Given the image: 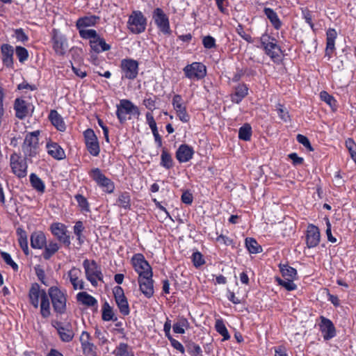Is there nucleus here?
<instances>
[{"label": "nucleus", "mask_w": 356, "mask_h": 356, "mask_svg": "<svg viewBox=\"0 0 356 356\" xmlns=\"http://www.w3.org/2000/svg\"><path fill=\"white\" fill-rule=\"evenodd\" d=\"M29 300L31 304L35 307L38 308L44 296H47L46 291L41 289L38 284H33L29 293Z\"/></svg>", "instance_id": "obj_16"}, {"label": "nucleus", "mask_w": 356, "mask_h": 356, "mask_svg": "<svg viewBox=\"0 0 356 356\" xmlns=\"http://www.w3.org/2000/svg\"><path fill=\"white\" fill-rule=\"evenodd\" d=\"M161 165L167 169H170L173 165L172 159L170 154L163 149L161 156Z\"/></svg>", "instance_id": "obj_43"}, {"label": "nucleus", "mask_w": 356, "mask_h": 356, "mask_svg": "<svg viewBox=\"0 0 356 356\" xmlns=\"http://www.w3.org/2000/svg\"><path fill=\"white\" fill-rule=\"evenodd\" d=\"M131 263L138 274V278L152 275V269L143 254H135L131 259Z\"/></svg>", "instance_id": "obj_8"}, {"label": "nucleus", "mask_w": 356, "mask_h": 356, "mask_svg": "<svg viewBox=\"0 0 356 356\" xmlns=\"http://www.w3.org/2000/svg\"><path fill=\"white\" fill-rule=\"evenodd\" d=\"M77 300L87 306H94L97 304L95 298L86 292L79 293L77 294Z\"/></svg>", "instance_id": "obj_34"}, {"label": "nucleus", "mask_w": 356, "mask_h": 356, "mask_svg": "<svg viewBox=\"0 0 356 356\" xmlns=\"http://www.w3.org/2000/svg\"><path fill=\"white\" fill-rule=\"evenodd\" d=\"M320 238L321 234L319 229L312 224L309 225L306 234V243L307 247L312 248L317 246L319 244Z\"/></svg>", "instance_id": "obj_17"}, {"label": "nucleus", "mask_w": 356, "mask_h": 356, "mask_svg": "<svg viewBox=\"0 0 356 356\" xmlns=\"http://www.w3.org/2000/svg\"><path fill=\"white\" fill-rule=\"evenodd\" d=\"M117 117L121 123L127 119V115L139 116V108L128 99H121L117 105Z\"/></svg>", "instance_id": "obj_3"}, {"label": "nucleus", "mask_w": 356, "mask_h": 356, "mask_svg": "<svg viewBox=\"0 0 356 356\" xmlns=\"http://www.w3.org/2000/svg\"><path fill=\"white\" fill-rule=\"evenodd\" d=\"M139 289L141 293L147 298L154 295V283L152 275L141 277L138 279Z\"/></svg>", "instance_id": "obj_18"}, {"label": "nucleus", "mask_w": 356, "mask_h": 356, "mask_svg": "<svg viewBox=\"0 0 356 356\" xmlns=\"http://www.w3.org/2000/svg\"><path fill=\"white\" fill-rule=\"evenodd\" d=\"M264 13L267 17L269 19L273 26L278 29L281 26V22L280 21L278 16L275 12L271 8H265Z\"/></svg>", "instance_id": "obj_36"}, {"label": "nucleus", "mask_w": 356, "mask_h": 356, "mask_svg": "<svg viewBox=\"0 0 356 356\" xmlns=\"http://www.w3.org/2000/svg\"><path fill=\"white\" fill-rule=\"evenodd\" d=\"M53 41V48L56 53L58 55L65 54L67 49V43L66 39L63 36L58 34V33L54 32Z\"/></svg>", "instance_id": "obj_22"}, {"label": "nucleus", "mask_w": 356, "mask_h": 356, "mask_svg": "<svg viewBox=\"0 0 356 356\" xmlns=\"http://www.w3.org/2000/svg\"><path fill=\"white\" fill-rule=\"evenodd\" d=\"M172 104L179 119L183 122H188L190 120V116L186 111V108L184 104L181 96L175 95L172 98Z\"/></svg>", "instance_id": "obj_14"}, {"label": "nucleus", "mask_w": 356, "mask_h": 356, "mask_svg": "<svg viewBox=\"0 0 356 356\" xmlns=\"http://www.w3.org/2000/svg\"><path fill=\"white\" fill-rule=\"evenodd\" d=\"M216 331L223 337V340H227L230 336L222 320L218 319L215 325Z\"/></svg>", "instance_id": "obj_47"}, {"label": "nucleus", "mask_w": 356, "mask_h": 356, "mask_svg": "<svg viewBox=\"0 0 356 356\" xmlns=\"http://www.w3.org/2000/svg\"><path fill=\"white\" fill-rule=\"evenodd\" d=\"M39 131H35L28 134L24 139L22 150L26 157H33L38 154L39 143L38 135Z\"/></svg>", "instance_id": "obj_4"}, {"label": "nucleus", "mask_w": 356, "mask_h": 356, "mask_svg": "<svg viewBox=\"0 0 356 356\" xmlns=\"http://www.w3.org/2000/svg\"><path fill=\"white\" fill-rule=\"evenodd\" d=\"M202 43L204 47L207 49H211L216 47V40L213 37L210 35L204 37Z\"/></svg>", "instance_id": "obj_57"}, {"label": "nucleus", "mask_w": 356, "mask_h": 356, "mask_svg": "<svg viewBox=\"0 0 356 356\" xmlns=\"http://www.w3.org/2000/svg\"><path fill=\"white\" fill-rule=\"evenodd\" d=\"M252 136V129L248 124H244L239 129L238 138L243 140L248 141Z\"/></svg>", "instance_id": "obj_39"}, {"label": "nucleus", "mask_w": 356, "mask_h": 356, "mask_svg": "<svg viewBox=\"0 0 356 356\" xmlns=\"http://www.w3.org/2000/svg\"><path fill=\"white\" fill-rule=\"evenodd\" d=\"M276 110L280 118L284 122H288L290 120V115L289 112L284 106L280 104H278L276 106Z\"/></svg>", "instance_id": "obj_52"}, {"label": "nucleus", "mask_w": 356, "mask_h": 356, "mask_svg": "<svg viewBox=\"0 0 356 356\" xmlns=\"http://www.w3.org/2000/svg\"><path fill=\"white\" fill-rule=\"evenodd\" d=\"M321 320L320 327L323 338L325 340L333 338L336 335V330L332 322L323 316H321Z\"/></svg>", "instance_id": "obj_20"}, {"label": "nucleus", "mask_w": 356, "mask_h": 356, "mask_svg": "<svg viewBox=\"0 0 356 356\" xmlns=\"http://www.w3.org/2000/svg\"><path fill=\"white\" fill-rule=\"evenodd\" d=\"M81 38L90 40V48L95 53L108 51L111 49V46L97 34V31L83 32Z\"/></svg>", "instance_id": "obj_2"}, {"label": "nucleus", "mask_w": 356, "mask_h": 356, "mask_svg": "<svg viewBox=\"0 0 356 356\" xmlns=\"http://www.w3.org/2000/svg\"><path fill=\"white\" fill-rule=\"evenodd\" d=\"M52 234L58 238V239L65 243H70L69 237L66 234V227L64 225L56 222L53 223L51 226Z\"/></svg>", "instance_id": "obj_25"}, {"label": "nucleus", "mask_w": 356, "mask_h": 356, "mask_svg": "<svg viewBox=\"0 0 356 356\" xmlns=\"http://www.w3.org/2000/svg\"><path fill=\"white\" fill-rule=\"evenodd\" d=\"M97 18L95 16H90L80 18L76 22V27L79 29V35L81 37L83 32L96 31L94 29H88V27L92 26L97 23Z\"/></svg>", "instance_id": "obj_21"}, {"label": "nucleus", "mask_w": 356, "mask_h": 356, "mask_svg": "<svg viewBox=\"0 0 356 356\" xmlns=\"http://www.w3.org/2000/svg\"><path fill=\"white\" fill-rule=\"evenodd\" d=\"M48 294L51 298L54 311L60 314L66 311V296L57 286H51L48 290Z\"/></svg>", "instance_id": "obj_1"}, {"label": "nucleus", "mask_w": 356, "mask_h": 356, "mask_svg": "<svg viewBox=\"0 0 356 356\" xmlns=\"http://www.w3.org/2000/svg\"><path fill=\"white\" fill-rule=\"evenodd\" d=\"M15 53L20 62H24L28 58V51L25 48L22 47H17L15 49Z\"/></svg>", "instance_id": "obj_54"}, {"label": "nucleus", "mask_w": 356, "mask_h": 356, "mask_svg": "<svg viewBox=\"0 0 356 356\" xmlns=\"http://www.w3.org/2000/svg\"><path fill=\"white\" fill-rule=\"evenodd\" d=\"M346 146L349 150L350 154H352L356 151V144L351 138H348L346 140Z\"/></svg>", "instance_id": "obj_64"}, {"label": "nucleus", "mask_w": 356, "mask_h": 356, "mask_svg": "<svg viewBox=\"0 0 356 356\" xmlns=\"http://www.w3.org/2000/svg\"><path fill=\"white\" fill-rule=\"evenodd\" d=\"M277 281L280 285L284 287L287 291H293L296 289V285L293 283V280L286 279L284 280L277 278Z\"/></svg>", "instance_id": "obj_51"}, {"label": "nucleus", "mask_w": 356, "mask_h": 356, "mask_svg": "<svg viewBox=\"0 0 356 356\" xmlns=\"http://www.w3.org/2000/svg\"><path fill=\"white\" fill-rule=\"evenodd\" d=\"M53 325L57 330V332L63 341L70 342L73 339L74 334L70 325H64L60 322H55Z\"/></svg>", "instance_id": "obj_19"}, {"label": "nucleus", "mask_w": 356, "mask_h": 356, "mask_svg": "<svg viewBox=\"0 0 356 356\" xmlns=\"http://www.w3.org/2000/svg\"><path fill=\"white\" fill-rule=\"evenodd\" d=\"M15 110L18 118H24L29 113L27 103L23 99H17L15 102Z\"/></svg>", "instance_id": "obj_30"}, {"label": "nucleus", "mask_w": 356, "mask_h": 356, "mask_svg": "<svg viewBox=\"0 0 356 356\" xmlns=\"http://www.w3.org/2000/svg\"><path fill=\"white\" fill-rule=\"evenodd\" d=\"M44 246L45 251L43 254V257L45 259H49L59 249L58 245L54 242H50L48 245H45Z\"/></svg>", "instance_id": "obj_45"}, {"label": "nucleus", "mask_w": 356, "mask_h": 356, "mask_svg": "<svg viewBox=\"0 0 356 356\" xmlns=\"http://www.w3.org/2000/svg\"><path fill=\"white\" fill-rule=\"evenodd\" d=\"M188 352L192 356H198L201 355L202 349L199 345L192 344L189 347Z\"/></svg>", "instance_id": "obj_62"}, {"label": "nucleus", "mask_w": 356, "mask_h": 356, "mask_svg": "<svg viewBox=\"0 0 356 356\" xmlns=\"http://www.w3.org/2000/svg\"><path fill=\"white\" fill-rule=\"evenodd\" d=\"M193 261L196 267L200 266L204 263L202 255L200 252L193 254Z\"/></svg>", "instance_id": "obj_59"}, {"label": "nucleus", "mask_w": 356, "mask_h": 356, "mask_svg": "<svg viewBox=\"0 0 356 356\" xmlns=\"http://www.w3.org/2000/svg\"><path fill=\"white\" fill-rule=\"evenodd\" d=\"M30 181L32 186L39 192H44V184L43 181L35 174H31L30 176Z\"/></svg>", "instance_id": "obj_44"}, {"label": "nucleus", "mask_w": 356, "mask_h": 356, "mask_svg": "<svg viewBox=\"0 0 356 356\" xmlns=\"http://www.w3.org/2000/svg\"><path fill=\"white\" fill-rule=\"evenodd\" d=\"M261 42L266 54L269 56L273 60H280L282 56V51L280 47L277 44L275 38L270 37L268 35H263L261 37Z\"/></svg>", "instance_id": "obj_5"}, {"label": "nucleus", "mask_w": 356, "mask_h": 356, "mask_svg": "<svg viewBox=\"0 0 356 356\" xmlns=\"http://www.w3.org/2000/svg\"><path fill=\"white\" fill-rule=\"evenodd\" d=\"M119 310L124 316L129 314V307L126 297L115 300Z\"/></svg>", "instance_id": "obj_46"}, {"label": "nucleus", "mask_w": 356, "mask_h": 356, "mask_svg": "<svg viewBox=\"0 0 356 356\" xmlns=\"http://www.w3.org/2000/svg\"><path fill=\"white\" fill-rule=\"evenodd\" d=\"M153 19L161 32L165 34L170 33L169 19L162 9L157 8L154 10Z\"/></svg>", "instance_id": "obj_11"}, {"label": "nucleus", "mask_w": 356, "mask_h": 356, "mask_svg": "<svg viewBox=\"0 0 356 356\" xmlns=\"http://www.w3.org/2000/svg\"><path fill=\"white\" fill-rule=\"evenodd\" d=\"M83 225L82 222L78 221L76 222L74 226V232L78 236V238L80 239L82 232L83 231Z\"/></svg>", "instance_id": "obj_63"}, {"label": "nucleus", "mask_w": 356, "mask_h": 356, "mask_svg": "<svg viewBox=\"0 0 356 356\" xmlns=\"http://www.w3.org/2000/svg\"><path fill=\"white\" fill-rule=\"evenodd\" d=\"M114 313L109 305L106 302L103 306L102 319L106 321L114 320ZM116 320V318H115Z\"/></svg>", "instance_id": "obj_49"}, {"label": "nucleus", "mask_w": 356, "mask_h": 356, "mask_svg": "<svg viewBox=\"0 0 356 356\" xmlns=\"http://www.w3.org/2000/svg\"><path fill=\"white\" fill-rule=\"evenodd\" d=\"M194 154L192 147L187 145H181L176 152V158L180 163H185L191 160Z\"/></svg>", "instance_id": "obj_23"}, {"label": "nucleus", "mask_w": 356, "mask_h": 356, "mask_svg": "<svg viewBox=\"0 0 356 356\" xmlns=\"http://www.w3.org/2000/svg\"><path fill=\"white\" fill-rule=\"evenodd\" d=\"M115 356H134L132 351L129 349L128 345L124 343H120L113 352Z\"/></svg>", "instance_id": "obj_37"}, {"label": "nucleus", "mask_w": 356, "mask_h": 356, "mask_svg": "<svg viewBox=\"0 0 356 356\" xmlns=\"http://www.w3.org/2000/svg\"><path fill=\"white\" fill-rule=\"evenodd\" d=\"M47 149L48 154L57 160H61L65 157L64 150L56 143H48Z\"/></svg>", "instance_id": "obj_27"}, {"label": "nucleus", "mask_w": 356, "mask_h": 356, "mask_svg": "<svg viewBox=\"0 0 356 356\" xmlns=\"http://www.w3.org/2000/svg\"><path fill=\"white\" fill-rule=\"evenodd\" d=\"M81 274V270L74 267L72 268L67 273L70 281L75 290L83 289V282L82 280L79 279Z\"/></svg>", "instance_id": "obj_26"}, {"label": "nucleus", "mask_w": 356, "mask_h": 356, "mask_svg": "<svg viewBox=\"0 0 356 356\" xmlns=\"http://www.w3.org/2000/svg\"><path fill=\"white\" fill-rule=\"evenodd\" d=\"M327 44L325 48V57L328 59L331 58V55L335 49V40L337 36V33L334 29H329L326 33Z\"/></svg>", "instance_id": "obj_24"}, {"label": "nucleus", "mask_w": 356, "mask_h": 356, "mask_svg": "<svg viewBox=\"0 0 356 356\" xmlns=\"http://www.w3.org/2000/svg\"><path fill=\"white\" fill-rule=\"evenodd\" d=\"M146 119L152 132H156L157 130L156 123L154 119L153 115L150 113L146 114Z\"/></svg>", "instance_id": "obj_58"}, {"label": "nucleus", "mask_w": 356, "mask_h": 356, "mask_svg": "<svg viewBox=\"0 0 356 356\" xmlns=\"http://www.w3.org/2000/svg\"><path fill=\"white\" fill-rule=\"evenodd\" d=\"M283 277L286 279L295 280L297 277V271L295 268L287 265H283L280 267Z\"/></svg>", "instance_id": "obj_41"}, {"label": "nucleus", "mask_w": 356, "mask_h": 356, "mask_svg": "<svg viewBox=\"0 0 356 356\" xmlns=\"http://www.w3.org/2000/svg\"><path fill=\"white\" fill-rule=\"evenodd\" d=\"M297 140L298 141V143L302 144L304 147H305L309 151L314 150L310 144L309 139L306 136L301 135V134H298L297 136Z\"/></svg>", "instance_id": "obj_56"}, {"label": "nucleus", "mask_w": 356, "mask_h": 356, "mask_svg": "<svg viewBox=\"0 0 356 356\" xmlns=\"http://www.w3.org/2000/svg\"><path fill=\"white\" fill-rule=\"evenodd\" d=\"M84 137L87 149L90 154L97 156L99 154V145L97 138L92 129H87L84 132Z\"/></svg>", "instance_id": "obj_12"}, {"label": "nucleus", "mask_w": 356, "mask_h": 356, "mask_svg": "<svg viewBox=\"0 0 356 356\" xmlns=\"http://www.w3.org/2000/svg\"><path fill=\"white\" fill-rule=\"evenodd\" d=\"M83 266L85 270L86 277L93 286L97 284V280H101L102 274L101 270L95 261L86 259L83 262Z\"/></svg>", "instance_id": "obj_7"}, {"label": "nucleus", "mask_w": 356, "mask_h": 356, "mask_svg": "<svg viewBox=\"0 0 356 356\" xmlns=\"http://www.w3.org/2000/svg\"><path fill=\"white\" fill-rule=\"evenodd\" d=\"M84 354L89 356H95L97 348L91 341H88L81 344Z\"/></svg>", "instance_id": "obj_48"}, {"label": "nucleus", "mask_w": 356, "mask_h": 356, "mask_svg": "<svg viewBox=\"0 0 356 356\" xmlns=\"http://www.w3.org/2000/svg\"><path fill=\"white\" fill-rule=\"evenodd\" d=\"M127 26L133 33H140L145 30L146 18L140 11H134L129 17Z\"/></svg>", "instance_id": "obj_6"}, {"label": "nucleus", "mask_w": 356, "mask_h": 356, "mask_svg": "<svg viewBox=\"0 0 356 356\" xmlns=\"http://www.w3.org/2000/svg\"><path fill=\"white\" fill-rule=\"evenodd\" d=\"M121 68L124 77L134 79L138 74V63L133 59H123L121 61Z\"/></svg>", "instance_id": "obj_13"}, {"label": "nucleus", "mask_w": 356, "mask_h": 356, "mask_svg": "<svg viewBox=\"0 0 356 356\" xmlns=\"http://www.w3.org/2000/svg\"><path fill=\"white\" fill-rule=\"evenodd\" d=\"M3 54V62L6 66H10L13 64V50L9 45H3L1 47Z\"/></svg>", "instance_id": "obj_31"}, {"label": "nucleus", "mask_w": 356, "mask_h": 356, "mask_svg": "<svg viewBox=\"0 0 356 356\" xmlns=\"http://www.w3.org/2000/svg\"><path fill=\"white\" fill-rule=\"evenodd\" d=\"M1 255L2 258L7 264L11 266L15 270L17 269V265L13 261L10 255L8 253L2 252Z\"/></svg>", "instance_id": "obj_60"}, {"label": "nucleus", "mask_w": 356, "mask_h": 356, "mask_svg": "<svg viewBox=\"0 0 356 356\" xmlns=\"http://www.w3.org/2000/svg\"><path fill=\"white\" fill-rule=\"evenodd\" d=\"M91 177L107 193H112L115 186L111 179L106 177L99 168H95L90 172Z\"/></svg>", "instance_id": "obj_10"}, {"label": "nucleus", "mask_w": 356, "mask_h": 356, "mask_svg": "<svg viewBox=\"0 0 356 356\" xmlns=\"http://www.w3.org/2000/svg\"><path fill=\"white\" fill-rule=\"evenodd\" d=\"M245 246L251 254H257L262 251L261 245L253 238H247L245 239Z\"/></svg>", "instance_id": "obj_33"}, {"label": "nucleus", "mask_w": 356, "mask_h": 356, "mask_svg": "<svg viewBox=\"0 0 356 356\" xmlns=\"http://www.w3.org/2000/svg\"><path fill=\"white\" fill-rule=\"evenodd\" d=\"M40 305V313L44 318H47L50 316V303L47 296H44V299L42 300L39 304Z\"/></svg>", "instance_id": "obj_42"}, {"label": "nucleus", "mask_w": 356, "mask_h": 356, "mask_svg": "<svg viewBox=\"0 0 356 356\" xmlns=\"http://www.w3.org/2000/svg\"><path fill=\"white\" fill-rule=\"evenodd\" d=\"M108 333L105 330H101L99 328H95V337L99 341L101 345L105 344L108 342L107 339Z\"/></svg>", "instance_id": "obj_53"}, {"label": "nucleus", "mask_w": 356, "mask_h": 356, "mask_svg": "<svg viewBox=\"0 0 356 356\" xmlns=\"http://www.w3.org/2000/svg\"><path fill=\"white\" fill-rule=\"evenodd\" d=\"M15 37L18 41L25 42L28 40L27 35L23 31L22 29H16L15 31Z\"/></svg>", "instance_id": "obj_61"}, {"label": "nucleus", "mask_w": 356, "mask_h": 356, "mask_svg": "<svg viewBox=\"0 0 356 356\" xmlns=\"http://www.w3.org/2000/svg\"><path fill=\"white\" fill-rule=\"evenodd\" d=\"M49 118L52 123V124L59 131H63L65 130V124L63 120V118L58 113L55 111L52 110L50 112V114L49 115Z\"/></svg>", "instance_id": "obj_29"}, {"label": "nucleus", "mask_w": 356, "mask_h": 356, "mask_svg": "<svg viewBox=\"0 0 356 356\" xmlns=\"http://www.w3.org/2000/svg\"><path fill=\"white\" fill-rule=\"evenodd\" d=\"M46 237L43 232H35L31 236V245L35 249H42L46 245Z\"/></svg>", "instance_id": "obj_28"}, {"label": "nucleus", "mask_w": 356, "mask_h": 356, "mask_svg": "<svg viewBox=\"0 0 356 356\" xmlns=\"http://www.w3.org/2000/svg\"><path fill=\"white\" fill-rule=\"evenodd\" d=\"M321 99L327 104L331 108L336 107V100L332 95H329L326 91H322L320 93Z\"/></svg>", "instance_id": "obj_50"}, {"label": "nucleus", "mask_w": 356, "mask_h": 356, "mask_svg": "<svg viewBox=\"0 0 356 356\" xmlns=\"http://www.w3.org/2000/svg\"><path fill=\"white\" fill-rule=\"evenodd\" d=\"M183 71L187 78L193 80L202 79L207 74L205 65L197 62H194L190 65H187L183 69Z\"/></svg>", "instance_id": "obj_9"}, {"label": "nucleus", "mask_w": 356, "mask_h": 356, "mask_svg": "<svg viewBox=\"0 0 356 356\" xmlns=\"http://www.w3.org/2000/svg\"><path fill=\"white\" fill-rule=\"evenodd\" d=\"M189 323L185 318H180L178 321L173 325L172 329L174 332L177 334H184L185 329L188 328Z\"/></svg>", "instance_id": "obj_38"}, {"label": "nucleus", "mask_w": 356, "mask_h": 356, "mask_svg": "<svg viewBox=\"0 0 356 356\" xmlns=\"http://www.w3.org/2000/svg\"><path fill=\"white\" fill-rule=\"evenodd\" d=\"M17 234L18 235V241L20 247L26 254L29 253V247L27 241V236L26 232L21 228L17 229Z\"/></svg>", "instance_id": "obj_35"}, {"label": "nucleus", "mask_w": 356, "mask_h": 356, "mask_svg": "<svg viewBox=\"0 0 356 356\" xmlns=\"http://www.w3.org/2000/svg\"><path fill=\"white\" fill-rule=\"evenodd\" d=\"M248 94V88L245 85L238 86L235 90L234 94L232 96V102L239 103L243 98Z\"/></svg>", "instance_id": "obj_32"}, {"label": "nucleus", "mask_w": 356, "mask_h": 356, "mask_svg": "<svg viewBox=\"0 0 356 356\" xmlns=\"http://www.w3.org/2000/svg\"><path fill=\"white\" fill-rule=\"evenodd\" d=\"M118 205L125 209H129L131 207V198L128 193H121L118 199Z\"/></svg>", "instance_id": "obj_40"}, {"label": "nucleus", "mask_w": 356, "mask_h": 356, "mask_svg": "<svg viewBox=\"0 0 356 356\" xmlns=\"http://www.w3.org/2000/svg\"><path fill=\"white\" fill-rule=\"evenodd\" d=\"M10 166L13 173L17 177H24L26 175V163L17 154L10 156Z\"/></svg>", "instance_id": "obj_15"}, {"label": "nucleus", "mask_w": 356, "mask_h": 356, "mask_svg": "<svg viewBox=\"0 0 356 356\" xmlns=\"http://www.w3.org/2000/svg\"><path fill=\"white\" fill-rule=\"evenodd\" d=\"M75 199L79 204V206L85 211H88L89 205L88 202L86 197H84L82 195H75Z\"/></svg>", "instance_id": "obj_55"}]
</instances>
